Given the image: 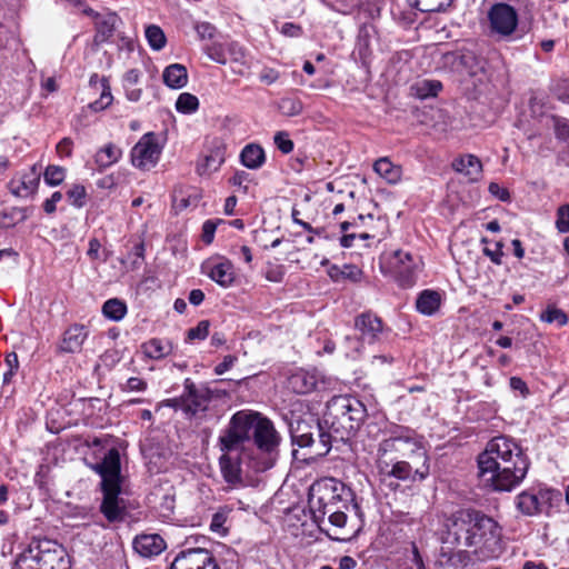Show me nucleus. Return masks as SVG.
<instances>
[{"label":"nucleus","instance_id":"f257e3e1","mask_svg":"<svg viewBox=\"0 0 569 569\" xmlns=\"http://www.w3.org/2000/svg\"><path fill=\"white\" fill-rule=\"evenodd\" d=\"M367 408L361 400L350 395L332 397L323 415L332 441H348L367 418Z\"/></svg>","mask_w":569,"mask_h":569},{"label":"nucleus","instance_id":"f03ea898","mask_svg":"<svg viewBox=\"0 0 569 569\" xmlns=\"http://www.w3.org/2000/svg\"><path fill=\"white\" fill-rule=\"evenodd\" d=\"M490 50L485 42L476 43L472 48H462L455 52H447L443 56L445 63L453 70L466 72L475 79L473 84L479 93L487 91L492 81L495 68L490 63V58L485 56Z\"/></svg>","mask_w":569,"mask_h":569},{"label":"nucleus","instance_id":"7ed1b4c3","mask_svg":"<svg viewBox=\"0 0 569 569\" xmlns=\"http://www.w3.org/2000/svg\"><path fill=\"white\" fill-rule=\"evenodd\" d=\"M14 569H69V561L56 540L33 536L17 556Z\"/></svg>","mask_w":569,"mask_h":569},{"label":"nucleus","instance_id":"20e7f679","mask_svg":"<svg viewBox=\"0 0 569 569\" xmlns=\"http://www.w3.org/2000/svg\"><path fill=\"white\" fill-rule=\"evenodd\" d=\"M330 498L311 497L309 499L313 521L318 525L321 532L326 533L335 541H349L356 532L346 531L348 512L353 511V507L330 503Z\"/></svg>","mask_w":569,"mask_h":569},{"label":"nucleus","instance_id":"39448f33","mask_svg":"<svg viewBox=\"0 0 569 569\" xmlns=\"http://www.w3.org/2000/svg\"><path fill=\"white\" fill-rule=\"evenodd\" d=\"M289 431L292 446L309 448L311 457H323L331 449V436L323 419H311V421L297 419L290 422Z\"/></svg>","mask_w":569,"mask_h":569},{"label":"nucleus","instance_id":"423d86ee","mask_svg":"<svg viewBox=\"0 0 569 569\" xmlns=\"http://www.w3.org/2000/svg\"><path fill=\"white\" fill-rule=\"evenodd\" d=\"M500 440V491H511L525 479L529 462L516 441L501 435Z\"/></svg>","mask_w":569,"mask_h":569},{"label":"nucleus","instance_id":"0eeeda50","mask_svg":"<svg viewBox=\"0 0 569 569\" xmlns=\"http://www.w3.org/2000/svg\"><path fill=\"white\" fill-rule=\"evenodd\" d=\"M251 441L260 457V461L256 466V470L266 471L271 469L279 458L281 436L276 430L273 422L260 412L256 420Z\"/></svg>","mask_w":569,"mask_h":569},{"label":"nucleus","instance_id":"6e6552de","mask_svg":"<svg viewBox=\"0 0 569 569\" xmlns=\"http://www.w3.org/2000/svg\"><path fill=\"white\" fill-rule=\"evenodd\" d=\"M470 535L467 536V547H476L475 553L479 559L495 558L498 550L497 522L477 510H468Z\"/></svg>","mask_w":569,"mask_h":569},{"label":"nucleus","instance_id":"1a4fd4ad","mask_svg":"<svg viewBox=\"0 0 569 569\" xmlns=\"http://www.w3.org/2000/svg\"><path fill=\"white\" fill-rule=\"evenodd\" d=\"M259 412L239 410L234 412L228 426L218 438V446L222 452H232L251 441L252 431Z\"/></svg>","mask_w":569,"mask_h":569},{"label":"nucleus","instance_id":"9d476101","mask_svg":"<svg viewBox=\"0 0 569 569\" xmlns=\"http://www.w3.org/2000/svg\"><path fill=\"white\" fill-rule=\"evenodd\" d=\"M478 486L487 492L498 491V437L491 438L477 457Z\"/></svg>","mask_w":569,"mask_h":569},{"label":"nucleus","instance_id":"9b49d317","mask_svg":"<svg viewBox=\"0 0 569 569\" xmlns=\"http://www.w3.org/2000/svg\"><path fill=\"white\" fill-rule=\"evenodd\" d=\"M181 396L183 415L188 419L203 415L212 400V391L206 386L198 387L190 378L184 379Z\"/></svg>","mask_w":569,"mask_h":569},{"label":"nucleus","instance_id":"f8f14e48","mask_svg":"<svg viewBox=\"0 0 569 569\" xmlns=\"http://www.w3.org/2000/svg\"><path fill=\"white\" fill-rule=\"evenodd\" d=\"M100 512L111 523L123 522L129 516L128 501L121 497V486L101 488Z\"/></svg>","mask_w":569,"mask_h":569},{"label":"nucleus","instance_id":"ddd939ff","mask_svg":"<svg viewBox=\"0 0 569 569\" xmlns=\"http://www.w3.org/2000/svg\"><path fill=\"white\" fill-rule=\"evenodd\" d=\"M161 153L157 136L153 132L143 134L131 150V162L140 169L156 166Z\"/></svg>","mask_w":569,"mask_h":569},{"label":"nucleus","instance_id":"4468645a","mask_svg":"<svg viewBox=\"0 0 569 569\" xmlns=\"http://www.w3.org/2000/svg\"><path fill=\"white\" fill-rule=\"evenodd\" d=\"M91 469L100 476L101 488L122 485L121 462L118 449H109L100 461L91 466Z\"/></svg>","mask_w":569,"mask_h":569},{"label":"nucleus","instance_id":"2eb2a0df","mask_svg":"<svg viewBox=\"0 0 569 569\" xmlns=\"http://www.w3.org/2000/svg\"><path fill=\"white\" fill-rule=\"evenodd\" d=\"M168 569H220L213 556L202 548L179 552Z\"/></svg>","mask_w":569,"mask_h":569},{"label":"nucleus","instance_id":"dca6fc26","mask_svg":"<svg viewBox=\"0 0 569 569\" xmlns=\"http://www.w3.org/2000/svg\"><path fill=\"white\" fill-rule=\"evenodd\" d=\"M320 498H330L332 505H340V507L349 506L353 507L356 516H361V508L356 501V496L352 489L346 486L343 482L336 479H329L328 482L319 489Z\"/></svg>","mask_w":569,"mask_h":569},{"label":"nucleus","instance_id":"f3484780","mask_svg":"<svg viewBox=\"0 0 569 569\" xmlns=\"http://www.w3.org/2000/svg\"><path fill=\"white\" fill-rule=\"evenodd\" d=\"M470 515L468 510H461L455 513L447 521V530L441 538L443 545L451 547L463 543L467 547V536L470 535Z\"/></svg>","mask_w":569,"mask_h":569},{"label":"nucleus","instance_id":"a211bd4d","mask_svg":"<svg viewBox=\"0 0 569 569\" xmlns=\"http://www.w3.org/2000/svg\"><path fill=\"white\" fill-rule=\"evenodd\" d=\"M83 13L94 19L96 34L93 37V43L96 46L108 42L119 24L122 23L121 18L116 12L101 14L92 8H84Z\"/></svg>","mask_w":569,"mask_h":569},{"label":"nucleus","instance_id":"6ab92c4d","mask_svg":"<svg viewBox=\"0 0 569 569\" xmlns=\"http://www.w3.org/2000/svg\"><path fill=\"white\" fill-rule=\"evenodd\" d=\"M41 172L33 164L27 172L16 174L8 183L10 192L19 198L33 197L40 183Z\"/></svg>","mask_w":569,"mask_h":569},{"label":"nucleus","instance_id":"aec40b11","mask_svg":"<svg viewBox=\"0 0 569 569\" xmlns=\"http://www.w3.org/2000/svg\"><path fill=\"white\" fill-rule=\"evenodd\" d=\"M528 32L525 26L519 24L517 10L508 4L500 2V39L520 40Z\"/></svg>","mask_w":569,"mask_h":569},{"label":"nucleus","instance_id":"412c9836","mask_svg":"<svg viewBox=\"0 0 569 569\" xmlns=\"http://www.w3.org/2000/svg\"><path fill=\"white\" fill-rule=\"evenodd\" d=\"M88 337L89 329L87 326L73 323L63 331L58 351L61 353H79Z\"/></svg>","mask_w":569,"mask_h":569},{"label":"nucleus","instance_id":"4be33fe9","mask_svg":"<svg viewBox=\"0 0 569 569\" xmlns=\"http://www.w3.org/2000/svg\"><path fill=\"white\" fill-rule=\"evenodd\" d=\"M355 328L365 341L375 343L383 331V323L376 313L366 311L355 318Z\"/></svg>","mask_w":569,"mask_h":569},{"label":"nucleus","instance_id":"5701e85b","mask_svg":"<svg viewBox=\"0 0 569 569\" xmlns=\"http://www.w3.org/2000/svg\"><path fill=\"white\" fill-rule=\"evenodd\" d=\"M388 433L389 438L383 441L385 450L397 449L398 442L409 445L411 451L421 448V437L409 427L391 425Z\"/></svg>","mask_w":569,"mask_h":569},{"label":"nucleus","instance_id":"b1692460","mask_svg":"<svg viewBox=\"0 0 569 569\" xmlns=\"http://www.w3.org/2000/svg\"><path fill=\"white\" fill-rule=\"evenodd\" d=\"M132 547L140 556L152 558L160 555L167 548V545L158 533H142L133 539Z\"/></svg>","mask_w":569,"mask_h":569},{"label":"nucleus","instance_id":"393cba45","mask_svg":"<svg viewBox=\"0 0 569 569\" xmlns=\"http://www.w3.org/2000/svg\"><path fill=\"white\" fill-rule=\"evenodd\" d=\"M207 276L222 288H229L236 280L234 267L228 259L208 266Z\"/></svg>","mask_w":569,"mask_h":569},{"label":"nucleus","instance_id":"a878e982","mask_svg":"<svg viewBox=\"0 0 569 569\" xmlns=\"http://www.w3.org/2000/svg\"><path fill=\"white\" fill-rule=\"evenodd\" d=\"M470 561V555L466 550L453 551L452 548L442 546L440 548L436 566L443 569H460Z\"/></svg>","mask_w":569,"mask_h":569},{"label":"nucleus","instance_id":"bb28decb","mask_svg":"<svg viewBox=\"0 0 569 569\" xmlns=\"http://www.w3.org/2000/svg\"><path fill=\"white\" fill-rule=\"evenodd\" d=\"M230 452H223L219 458V467L223 480L234 487L242 483V470L238 458H232Z\"/></svg>","mask_w":569,"mask_h":569},{"label":"nucleus","instance_id":"cd10ccee","mask_svg":"<svg viewBox=\"0 0 569 569\" xmlns=\"http://www.w3.org/2000/svg\"><path fill=\"white\" fill-rule=\"evenodd\" d=\"M429 475V466L423 463L422 469L412 470V467L407 461H397L391 470L388 472V476L395 477L402 481H422Z\"/></svg>","mask_w":569,"mask_h":569},{"label":"nucleus","instance_id":"c85d7f7f","mask_svg":"<svg viewBox=\"0 0 569 569\" xmlns=\"http://www.w3.org/2000/svg\"><path fill=\"white\" fill-rule=\"evenodd\" d=\"M288 386L298 395H307L315 390L317 386V378L313 373L299 370L288 378Z\"/></svg>","mask_w":569,"mask_h":569},{"label":"nucleus","instance_id":"c756f323","mask_svg":"<svg viewBox=\"0 0 569 569\" xmlns=\"http://www.w3.org/2000/svg\"><path fill=\"white\" fill-rule=\"evenodd\" d=\"M163 83L171 89H181L188 83V70L183 64L172 63L162 73Z\"/></svg>","mask_w":569,"mask_h":569},{"label":"nucleus","instance_id":"7c9ffc66","mask_svg":"<svg viewBox=\"0 0 569 569\" xmlns=\"http://www.w3.org/2000/svg\"><path fill=\"white\" fill-rule=\"evenodd\" d=\"M452 168L455 171L466 176L470 181H475L478 179L482 167L480 160L476 156L466 154L455 159Z\"/></svg>","mask_w":569,"mask_h":569},{"label":"nucleus","instance_id":"2f4dec72","mask_svg":"<svg viewBox=\"0 0 569 569\" xmlns=\"http://www.w3.org/2000/svg\"><path fill=\"white\" fill-rule=\"evenodd\" d=\"M141 348L146 357L153 360H160L172 352L173 345L170 340L151 338L150 340L143 342Z\"/></svg>","mask_w":569,"mask_h":569},{"label":"nucleus","instance_id":"473e14b6","mask_svg":"<svg viewBox=\"0 0 569 569\" xmlns=\"http://www.w3.org/2000/svg\"><path fill=\"white\" fill-rule=\"evenodd\" d=\"M240 161L248 169H259L266 162L263 148L256 143L247 144L240 153Z\"/></svg>","mask_w":569,"mask_h":569},{"label":"nucleus","instance_id":"72a5a7b5","mask_svg":"<svg viewBox=\"0 0 569 569\" xmlns=\"http://www.w3.org/2000/svg\"><path fill=\"white\" fill-rule=\"evenodd\" d=\"M441 303V296L435 290H423L419 293L416 308L425 316H432L439 309Z\"/></svg>","mask_w":569,"mask_h":569},{"label":"nucleus","instance_id":"f704fd0d","mask_svg":"<svg viewBox=\"0 0 569 569\" xmlns=\"http://www.w3.org/2000/svg\"><path fill=\"white\" fill-rule=\"evenodd\" d=\"M121 156V149L114 143L110 142L97 151L94 156V162L99 170L102 171L103 169L109 168L118 162Z\"/></svg>","mask_w":569,"mask_h":569},{"label":"nucleus","instance_id":"c9c22d12","mask_svg":"<svg viewBox=\"0 0 569 569\" xmlns=\"http://www.w3.org/2000/svg\"><path fill=\"white\" fill-rule=\"evenodd\" d=\"M411 90L415 97L426 100L437 97L442 90V83L439 80L423 79L412 84Z\"/></svg>","mask_w":569,"mask_h":569},{"label":"nucleus","instance_id":"e433bc0d","mask_svg":"<svg viewBox=\"0 0 569 569\" xmlns=\"http://www.w3.org/2000/svg\"><path fill=\"white\" fill-rule=\"evenodd\" d=\"M517 509L526 516L540 513L538 495L535 492L522 491L516 498Z\"/></svg>","mask_w":569,"mask_h":569},{"label":"nucleus","instance_id":"4c0bfd02","mask_svg":"<svg viewBox=\"0 0 569 569\" xmlns=\"http://www.w3.org/2000/svg\"><path fill=\"white\" fill-rule=\"evenodd\" d=\"M407 2L409 7L421 13L446 11L452 4V0H407Z\"/></svg>","mask_w":569,"mask_h":569},{"label":"nucleus","instance_id":"58836bf2","mask_svg":"<svg viewBox=\"0 0 569 569\" xmlns=\"http://www.w3.org/2000/svg\"><path fill=\"white\" fill-rule=\"evenodd\" d=\"M127 312H128L127 303L123 300L118 299V298L108 299L102 305V315L107 319L116 321V322L122 320L126 317Z\"/></svg>","mask_w":569,"mask_h":569},{"label":"nucleus","instance_id":"ea45409f","mask_svg":"<svg viewBox=\"0 0 569 569\" xmlns=\"http://www.w3.org/2000/svg\"><path fill=\"white\" fill-rule=\"evenodd\" d=\"M373 170L389 183H396L400 179V168L396 167L388 158H380L373 163Z\"/></svg>","mask_w":569,"mask_h":569},{"label":"nucleus","instance_id":"a19ab883","mask_svg":"<svg viewBox=\"0 0 569 569\" xmlns=\"http://www.w3.org/2000/svg\"><path fill=\"white\" fill-rule=\"evenodd\" d=\"M538 500L541 512H548V510L555 506H558L562 500V495L557 489H540L538 492Z\"/></svg>","mask_w":569,"mask_h":569},{"label":"nucleus","instance_id":"79ce46f5","mask_svg":"<svg viewBox=\"0 0 569 569\" xmlns=\"http://www.w3.org/2000/svg\"><path fill=\"white\" fill-rule=\"evenodd\" d=\"M199 109V99L189 92L180 93L176 101V110L183 114L194 113Z\"/></svg>","mask_w":569,"mask_h":569},{"label":"nucleus","instance_id":"37998d69","mask_svg":"<svg viewBox=\"0 0 569 569\" xmlns=\"http://www.w3.org/2000/svg\"><path fill=\"white\" fill-rule=\"evenodd\" d=\"M144 33L151 49L159 51L166 46L167 38L160 27L150 24L146 28Z\"/></svg>","mask_w":569,"mask_h":569},{"label":"nucleus","instance_id":"c03bdc74","mask_svg":"<svg viewBox=\"0 0 569 569\" xmlns=\"http://www.w3.org/2000/svg\"><path fill=\"white\" fill-rule=\"evenodd\" d=\"M392 272L402 288H411L416 283L415 263H408L402 268L392 270Z\"/></svg>","mask_w":569,"mask_h":569},{"label":"nucleus","instance_id":"a18cd8bd","mask_svg":"<svg viewBox=\"0 0 569 569\" xmlns=\"http://www.w3.org/2000/svg\"><path fill=\"white\" fill-rule=\"evenodd\" d=\"M231 509L227 506L220 507L211 518L210 530L216 533L226 535L228 532L224 523L228 520Z\"/></svg>","mask_w":569,"mask_h":569},{"label":"nucleus","instance_id":"49530a36","mask_svg":"<svg viewBox=\"0 0 569 569\" xmlns=\"http://www.w3.org/2000/svg\"><path fill=\"white\" fill-rule=\"evenodd\" d=\"M101 86H102V92H101L99 99L94 100L93 102H91L89 104L90 109H92L96 112L102 111L106 108H108L112 103V100H113L110 86L106 78H102Z\"/></svg>","mask_w":569,"mask_h":569},{"label":"nucleus","instance_id":"de8ad7c7","mask_svg":"<svg viewBox=\"0 0 569 569\" xmlns=\"http://www.w3.org/2000/svg\"><path fill=\"white\" fill-rule=\"evenodd\" d=\"M66 196L70 204L73 206L74 208H83L87 203L88 194L84 186L82 184H72L66 192Z\"/></svg>","mask_w":569,"mask_h":569},{"label":"nucleus","instance_id":"09e8293b","mask_svg":"<svg viewBox=\"0 0 569 569\" xmlns=\"http://www.w3.org/2000/svg\"><path fill=\"white\" fill-rule=\"evenodd\" d=\"M540 319L547 323H556L558 327H563L568 322V316L561 309L551 306L540 315Z\"/></svg>","mask_w":569,"mask_h":569},{"label":"nucleus","instance_id":"8fccbe9b","mask_svg":"<svg viewBox=\"0 0 569 569\" xmlns=\"http://www.w3.org/2000/svg\"><path fill=\"white\" fill-rule=\"evenodd\" d=\"M66 169L60 166L50 164L43 172V180L48 186L56 187L63 182Z\"/></svg>","mask_w":569,"mask_h":569},{"label":"nucleus","instance_id":"3c124183","mask_svg":"<svg viewBox=\"0 0 569 569\" xmlns=\"http://www.w3.org/2000/svg\"><path fill=\"white\" fill-rule=\"evenodd\" d=\"M224 46L228 61L239 63L240 66H247L246 49L239 42L231 41Z\"/></svg>","mask_w":569,"mask_h":569},{"label":"nucleus","instance_id":"603ef678","mask_svg":"<svg viewBox=\"0 0 569 569\" xmlns=\"http://www.w3.org/2000/svg\"><path fill=\"white\" fill-rule=\"evenodd\" d=\"M279 110L287 117H296L302 112L303 103L296 98H283L279 102Z\"/></svg>","mask_w":569,"mask_h":569},{"label":"nucleus","instance_id":"864d4df0","mask_svg":"<svg viewBox=\"0 0 569 569\" xmlns=\"http://www.w3.org/2000/svg\"><path fill=\"white\" fill-rule=\"evenodd\" d=\"M222 162L223 159L218 157V154H207L201 161L198 162L197 172L202 176L212 171H217Z\"/></svg>","mask_w":569,"mask_h":569},{"label":"nucleus","instance_id":"5fc2aeb1","mask_svg":"<svg viewBox=\"0 0 569 569\" xmlns=\"http://www.w3.org/2000/svg\"><path fill=\"white\" fill-rule=\"evenodd\" d=\"M210 321L201 320L193 328L187 331L186 341L204 340L209 335Z\"/></svg>","mask_w":569,"mask_h":569},{"label":"nucleus","instance_id":"6e6d98bb","mask_svg":"<svg viewBox=\"0 0 569 569\" xmlns=\"http://www.w3.org/2000/svg\"><path fill=\"white\" fill-rule=\"evenodd\" d=\"M204 52L210 60L217 63L226 64L228 62L224 44L212 43L206 47Z\"/></svg>","mask_w":569,"mask_h":569},{"label":"nucleus","instance_id":"4d7b16f0","mask_svg":"<svg viewBox=\"0 0 569 569\" xmlns=\"http://www.w3.org/2000/svg\"><path fill=\"white\" fill-rule=\"evenodd\" d=\"M556 228L560 233L569 232V204H562L557 209Z\"/></svg>","mask_w":569,"mask_h":569},{"label":"nucleus","instance_id":"13d9d810","mask_svg":"<svg viewBox=\"0 0 569 569\" xmlns=\"http://www.w3.org/2000/svg\"><path fill=\"white\" fill-rule=\"evenodd\" d=\"M276 147L284 154L293 150V141L290 139L289 133L286 131H278L273 137Z\"/></svg>","mask_w":569,"mask_h":569},{"label":"nucleus","instance_id":"bf43d9fd","mask_svg":"<svg viewBox=\"0 0 569 569\" xmlns=\"http://www.w3.org/2000/svg\"><path fill=\"white\" fill-rule=\"evenodd\" d=\"M26 216L22 213V210L13 208L10 212H3L0 227L2 228H11L19 221H23Z\"/></svg>","mask_w":569,"mask_h":569},{"label":"nucleus","instance_id":"052dcab7","mask_svg":"<svg viewBox=\"0 0 569 569\" xmlns=\"http://www.w3.org/2000/svg\"><path fill=\"white\" fill-rule=\"evenodd\" d=\"M408 263H415L412 260V256L409 252L402 250L395 251L389 261L391 270L402 268Z\"/></svg>","mask_w":569,"mask_h":569},{"label":"nucleus","instance_id":"680f3d73","mask_svg":"<svg viewBox=\"0 0 569 569\" xmlns=\"http://www.w3.org/2000/svg\"><path fill=\"white\" fill-rule=\"evenodd\" d=\"M222 219H209L202 224V240L206 244H210L213 241L214 232L219 223H223Z\"/></svg>","mask_w":569,"mask_h":569},{"label":"nucleus","instance_id":"e2e57ef3","mask_svg":"<svg viewBox=\"0 0 569 569\" xmlns=\"http://www.w3.org/2000/svg\"><path fill=\"white\" fill-rule=\"evenodd\" d=\"M418 13L415 8L409 7L408 10L400 11L397 21L405 28H410L417 22Z\"/></svg>","mask_w":569,"mask_h":569},{"label":"nucleus","instance_id":"0e129e2a","mask_svg":"<svg viewBox=\"0 0 569 569\" xmlns=\"http://www.w3.org/2000/svg\"><path fill=\"white\" fill-rule=\"evenodd\" d=\"M509 388L515 395H519L521 398H527L530 393L527 383L519 377L510 378Z\"/></svg>","mask_w":569,"mask_h":569},{"label":"nucleus","instance_id":"69168bd1","mask_svg":"<svg viewBox=\"0 0 569 569\" xmlns=\"http://www.w3.org/2000/svg\"><path fill=\"white\" fill-rule=\"evenodd\" d=\"M481 243L483 246L482 247L483 254L489 257L493 263L498 264V241L488 240L487 238H482Z\"/></svg>","mask_w":569,"mask_h":569},{"label":"nucleus","instance_id":"338daca9","mask_svg":"<svg viewBox=\"0 0 569 569\" xmlns=\"http://www.w3.org/2000/svg\"><path fill=\"white\" fill-rule=\"evenodd\" d=\"M194 30L200 39H212L216 34V27L209 22H198Z\"/></svg>","mask_w":569,"mask_h":569},{"label":"nucleus","instance_id":"774afa93","mask_svg":"<svg viewBox=\"0 0 569 569\" xmlns=\"http://www.w3.org/2000/svg\"><path fill=\"white\" fill-rule=\"evenodd\" d=\"M280 33L289 38H299L302 36V27L293 22H284L280 29Z\"/></svg>","mask_w":569,"mask_h":569}]
</instances>
